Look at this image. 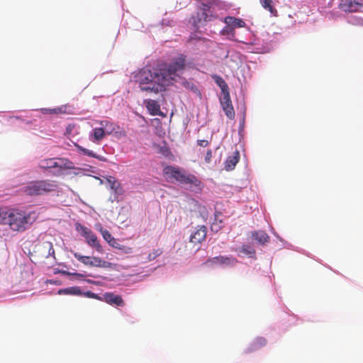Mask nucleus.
<instances>
[{
    "label": "nucleus",
    "mask_w": 363,
    "mask_h": 363,
    "mask_svg": "<svg viewBox=\"0 0 363 363\" xmlns=\"http://www.w3.org/2000/svg\"><path fill=\"white\" fill-rule=\"evenodd\" d=\"M138 84L140 90L155 94L164 91L166 87L170 85L158 67L141 71L138 76Z\"/></svg>",
    "instance_id": "nucleus-1"
},
{
    "label": "nucleus",
    "mask_w": 363,
    "mask_h": 363,
    "mask_svg": "<svg viewBox=\"0 0 363 363\" xmlns=\"http://www.w3.org/2000/svg\"><path fill=\"white\" fill-rule=\"evenodd\" d=\"M34 212L26 213L19 209L8 210L2 225H8L13 231L23 232L35 220Z\"/></svg>",
    "instance_id": "nucleus-2"
},
{
    "label": "nucleus",
    "mask_w": 363,
    "mask_h": 363,
    "mask_svg": "<svg viewBox=\"0 0 363 363\" xmlns=\"http://www.w3.org/2000/svg\"><path fill=\"white\" fill-rule=\"evenodd\" d=\"M186 66V56L179 54L173 57L170 62L161 63L157 67L171 85L176 80V78L183 73Z\"/></svg>",
    "instance_id": "nucleus-3"
},
{
    "label": "nucleus",
    "mask_w": 363,
    "mask_h": 363,
    "mask_svg": "<svg viewBox=\"0 0 363 363\" xmlns=\"http://www.w3.org/2000/svg\"><path fill=\"white\" fill-rule=\"evenodd\" d=\"M163 174L167 180H175L181 184H189L191 187L200 189L201 182L196 176L186 174V172L179 167L167 165L163 169Z\"/></svg>",
    "instance_id": "nucleus-4"
},
{
    "label": "nucleus",
    "mask_w": 363,
    "mask_h": 363,
    "mask_svg": "<svg viewBox=\"0 0 363 363\" xmlns=\"http://www.w3.org/2000/svg\"><path fill=\"white\" fill-rule=\"evenodd\" d=\"M58 187L57 182L53 180H38L28 182L22 187L23 194L28 196H39L55 191Z\"/></svg>",
    "instance_id": "nucleus-5"
},
{
    "label": "nucleus",
    "mask_w": 363,
    "mask_h": 363,
    "mask_svg": "<svg viewBox=\"0 0 363 363\" xmlns=\"http://www.w3.org/2000/svg\"><path fill=\"white\" fill-rule=\"evenodd\" d=\"M218 16L208 4H201L196 13L191 17L193 25L199 28L206 25L208 22L213 21Z\"/></svg>",
    "instance_id": "nucleus-6"
},
{
    "label": "nucleus",
    "mask_w": 363,
    "mask_h": 363,
    "mask_svg": "<svg viewBox=\"0 0 363 363\" xmlns=\"http://www.w3.org/2000/svg\"><path fill=\"white\" fill-rule=\"evenodd\" d=\"M41 169H55L56 174H61L62 170L73 169L74 164L67 158H48L42 160L39 163Z\"/></svg>",
    "instance_id": "nucleus-7"
},
{
    "label": "nucleus",
    "mask_w": 363,
    "mask_h": 363,
    "mask_svg": "<svg viewBox=\"0 0 363 363\" xmlns=\"http://www.w3.org/2000/svg\"><path fill=\"white\" fill-rule=\"evenodd\" d=\"M82 235L85 238L86 243L92 248H94L98 252L102 253L104 250L102 245L100 244L97 236L86 226L79 225L77 228Z\"/></svg>",
    "instance_id": "nucleus-8"
},
{
    "label": "nucleus",
    "mask_w": 363,
    "mask_h": 363,
    "mask_svg": "<svg viewBox=\"0 0 363 363\" xmlns=\"http://www.w3.org/2000/svg\"><path fill=\"white\" fill-rule=\"evenodd\" d=\"M238 259L233 256H217L209 258L205 262L206 265L214 266L220 265L224 267H232L238 263Z\"/></svg>",
    "instance_id": "nucleus-9"
},
{
    "label": "nucleus",
    "mask_w": 363,
    "mask_h": 363,
    "mask_svg": "<svg viewBox=\"0 0 363 363\" xmlns=\"http://www.w3.org/2000/svg\"><path fill=\"white\" fill-rule=\"evenodd\" d=\"M35 252L42 258H48L50 256L55 258L53 245L50 241H43L38 243L35 247Z\"/></svg>",
    "instance_id": "nucleus-10"
},
{
    "label": "nucleus",
    "mask_w": 363,
    "mask_h": 363,
    "mask_svg": "<svg viewBox=\"0 0 363 363\" xmlns=\"http://www.w3.org/2000/svg\"><path fill=\"white\" fill-rule=\"evenodd\" d=\"M220 103L226 116L230 120L234 119L235 111L230 100V93L226 92V94L223 96L220 99Z\"/></svg>",
    "instance_id": "nucleus-11"
},
{
    "label": "nucleus",
    "mask_w": 363,
    "mask_h": 363,
    "mask_svg": "<svg viewBox=\"0 0 363 363\" xmlns=\"http://www.w3.org/2000/svg\"><path fill=\"white\" fill-rule=\"evenodd\" d=\"M362 6L361 0H341L340 8L345 12H355Z\"/></svg>",
    "instance_id": "nucleus-12"
},
{
    "label": "nucleus",
    "mask_w": 363,
    "mask_h": 363,
    "mask_svg": "<svg viewBox=\"0 0 363 363\" xmlns=\"http://www.w3.org/2000/svg\"><path fill=\"white\" fill-rule=\"evenodd\" d=\"M101 301H104L106 303L116 306H124L125 302L121 296L115 294L112 292H106L105 293L102 298Z\"/></svg>",
    "instance_id": "nucleus-13"
},
{
    "label": "nucleus",
    "mask_w": 363,
    "mask_h": 363,
    "mask_svg": "<svg viewBox=\"0 0 363 363\" xmlns=\"http://www.w3.org/2000/svg\"><path fill=\"white\" fill-rule=\"evenodd\" d=\"M206 227L205 225L199 226V228L191 235L190 242L194 245H199L206 239Z\"/></svg>",
    "instance_id": "nucleus-14"
},
{
    "label": "nucleus",
    "mask_w": 363,
    "mask_h": 363,
    "mask_svg": "<svg viewBox=\"0 0 363 363\" xmlns=\"http://www.w3.org/2000/svg\"><path fill=\"white\" fill-rule=\"evenodd\" d=\"M250 235L252 240H255L259 245H264L268 243L270 238L268 234L263 230H255L250 232Z\"/></svg>",
    "instance_id": "nucleus-15"
},
{
    "label": "nucleus",
    "mask_w": 363,
    "mask_h": 363,
    "mask_svg": "<svg viewBox=\"0 0 363 363\" xmlns=\"http://www.w3.org/2000/svg\"><path fill=\"white\" fill-rule=\"evenodd\" d=\"M240 160V152L236 150L230 156H228L225 161V169L231 171L234 169Z\"/></svg>",
    "instance_id": "nucleus-16"
},
{
    "label": "nucleus",
    "mask_w": 363,
    "mask_h": 363,
    "mask_svg": "<svg viewBox=\"0 0 363 363\" xmlns=\"http://www.w3.org/2000/svg\"><path fill=\"white\" fill-rule=\"evenodd\" d=\"M106 134L104 128H94L90 133L89 139L93 143H98L105 137Z\"/></svg>",
    "instance_id": "nucleus-17"
},
{
    "label": "nucleus",
    "mask_w": 363,
    "mask_h": 363,
    "mask_svg": "<svg viewBox=\"0 0 363 363\" xmlns=\"http://www.w3.org/2000/svg\"><path fill=\"white\" fill-rule=\"evenodd\" d=\"M146 108L152 116L160 115V106L155 100L147 99L145 101Z\"/></svg>",
    "instance_id": "nucleus-18"
},
{
    "label": "nucleus",
    "mask_w": 363,
    "mask_h": 363,
    "mask_svg": "<svg viewBox=\"0 0 363 363\" xmlns=\"http://www.w3.org/2000/svg\"><path fill=\"white\" fill-rule=\"evenodd\" d=\"M223 21L232 26L234 29L237 28H243L245 26V22L241 18H237L233 16H226Z\"/></svg>",
    "instance_id": "nucleus-19"
},
{
    "label": "nucleus",
    "mask_w": 363,
    "mask_h": 363,
    "mask_svg": "<svg viewBox=\"0 0 363 363\" xmlns=\"http://www.w3.org/2000/svg\"><path fill=\"white\" fill-rule=\"evenodd\" d=\"M106 182L110 185V188L116 194H121L123 189L121 186V184L116 179L115 177L109 176L106 177Z\"/></svg>",
    "instance_id": "nucleus-20"
},
{
    "label": "nucleus",
    "mask_w": 363,
    "mask_h": 363,
    "mask_svg": "<svg viewBox=\"0 0 363 363\" xmlns=\"http://www.w3.org/2000/svg\"><path fill=\"white\" fill-rule=\"evenodd\" d=\"M59 294H67V295H82V291L79 286H72L65 289H61L58 291Z\"/></svg>",
    "instance_id": "nucleus-21"
},
{
    "label": "nucleus",
    "mask_w": 363,
    "mask_h": 363,
    "mask_svg": "<svg viewBox=\"0 0 363 363\" xmlns=\"http://www.w3.org/2000/svg\"><path fill=\"white\" fill-rule=\"evenodd\" d=\"M74 146L76 147L77 150H78V152L85 155H87L89 157H94V158H96L101 161H104V158L103 157H101V156H99L97 155L96 154H95L94 152H93V151L91 150H89L85 147H83L82 146L79 145V144H77L75 143L74 144Z\"/></svg>",
    "instance_id": "nucleus-22"
},
{
    "label": "nucleus",
    "mask_w": 363,
    "mask_h": 363,
    "mask_svg": "<svg viewBox=\"0 0 363 363\" xmlns=\"http://www.w3.org/2000/svg\"><path fill=\"white\" fill-rule=\"evenodd\" d=\"M91 262L90 264V267L107 268V267H110L111 265V263L106 262L105 260H103L100 257H91Z\"/></svg>",
    "instance_id": "nucleus-23"
},
{
    "label": "nucleus",
    "mask_w": 363,
    "mask_h": 363,
    "mask_svg": "<svg viewBox=\"0 0 363 363\" xmlns=\"http://www.w3.org/2000/svg\"><path fill=\"white\" fill-rule=\"evenodd\" d=\"M216 84L220 88L223 95L226 94V92L229 93V89L225 81L220 76L215 75L213 77Z\"/></svg>",
    "instance_id": "nucleus-24"
},
{
    "label": "nucleus",
    "mask_w": 363,
    "mask_h": 363,
    "mask_svg": "<svg viewBox=\"0 0 363 363\" xmlns=\"http://www.w3.org/2000/svg\"><path fill=\"white\" fill-rule=\"evenodd\" d=\"M240 252L247 255L249 257H254L255 255V250L248 245H242Z\"/></svg>",
    "instance_id": "nucleus-25"
},
{
    "label": "nucleus",
    "mask_w": 363,
    "mask_h": 363,
    "mask_svg": "<svg viewBox=\"0 0 363 363\" xmlns=\"http://www.w3.org/2000/svg\"><path fill=\"white\" fill-rule=\"evenodd\" d=\"M261 5L265 9H267L271 13L277 16V11L272 6V0H259Z\"/></svg>",
    "instance_id": "nucleus-26"
},
{
    "label": "nucleus",
    "mask_w": 363,
    "mask_h": 363,
    "mask_svg": "<svg viewBox=\"0 0 363 363\" xmlns=\"http://www.w3.org/2000/svg\"><path fill=\"white\" fill-rule=\"evenodd\" d=\"M73 255L77 260L83 263L84 265L90 266L91 262V257L81 255L78 252H73Z\"/></svg>",
    "instance_id": "nucleus-27"
},
{
    "label": "nucleus",
    "mask_w": 363,
    "mask_h": 363,
    "mask_svg": "<svg viewBox=\"0 0 363 363\" xmlns=\"http://www.w3.org/2000/svg\"><path fill=\"white\" fill-rule=\"evenodd\" d=\"M220 33L223 35L229 36L230 38L235 37V29L228 24L221 30Z\"/></svg>",
    "instance_id": "nucleus-28"
},
{
    "label": "nucleus",
    "mask_w": 363,
    "mask_h": 363,
    "mask_svg": "<svg viewBox=\"0 0 363 363\" xmlns=\"http://www.w3.org/2000/svg\"><path fill=\"white\" fill-rule=\"evenodd\" d=\"M21 281H24L26 282H28L30 281V279H32L33 278V274L30 272V270L29 269H24L22 272H21Z\"/></svg>",
    "instance_id": "nucleus-29"
},
{
    "label": "nucleus",
    "mask_w": 363,
    "mask_h": 363,
    "mask_svg": "<svg viewBox=\"0 0 363 363\" xmlns=\"http://www.w3.org/2000/svg\"><path fill=\"white\" fill-rule=\"evenodd\" d=\"M99 231L103 236V238L108 243L110 241H113V237L110 232L103 228H100Z\"/></svg>",
    "instance_id": "nucleus-30"
},
{
    "label": "nucleus",
    "mask_w": 363,
    "mask_h": 363,
    "mask_svg": "<svg viewBox=\"0 0 363 363\" xmlns=\"http://www.w3.org/2000/svg\"><path fill=\"white\" fill-rule=\"evenodd\" d=\"M267 343L266 339L263 337L257 338L252 344V349L256 350L260 347L265 345Z\"/></svg>",
    "instance_id": "nucleus-31"
},
{
    "label": "nucleus",
    "mask_w": 363,
    "mask_h": 363,
    "mask_svg": "<svg viewBox=\"0 0 363 363\" xmlns=\"http://www.w3.org/2000/svg\"><path fill=\"white\" fill-rule=\"evenodd\" d=\"M162 253V250L160 248L153 250L152 252L148 255L147 259L148 261H152L159 257Z\"/></svg>",
    "instance_id": "nucleus-32"
},
{
    "label": "nucleus",
    "mask_w": 363,
    "mask_h": 363,
    "mask_svg": "<svg viewBox=\"0 0 363 363\" xmlns=\"http://www.w3.org/2000/svg\"><path fill=\"white\" fill-rule=\"evenodd\" d=\"M82 296L87 297V298H90L96 299V300H99V301H101V298H102V296H100L98 294H94V293L90 291H86V292H82Z\"/></svg>",
    "instance_id": "nucleus-33"
},
{
    "label": "nucleus",
    "mask_w": 363,
    "mask_h": 363,
    "mask_svg": "<svg viewBox=\"0 0 363 363\" xmlns=\"http://www.w3.org/2000/svg\"><path fill=\"white\" fill-rule=\"evenodd\" d=\"M182 84L185 88H186L188 89H191V91H193L195 93H196L198 91V89H197L196 86L191 82H188L186 80L182 82Z\"/></svg>",
    "instance_id": "nucleus-34"
},
{
    "label": "nucleus",
    "mask_w": 363,
    "mask_h": 363,
    "mask_svg": "<svg viewBox=\"0 0 363 363\" xmlns=\"http://www.w3.org/2000/svg\"><path fill=\"white\" fill-rule=\"evenodd\" d=\"M109 245H111V247L116 248V249H118V250H123L124 248H125V246L121 245L119 242H118V241L116 240V238H113V241H110L108 242Z\"/></svg>",
    "instance_id": "nucleus-35"
},
{
    "label": "nucleus",
    "mask_w": 363,
    "mask_h": 363,
    "mask_svg": "<svg viewBox=\"0 0 363 363\" xmlns=\"http://www.w3.org/2000/svg\"><path fill=\"white\" fill-rule=\"evenodd\" d=\"M119 128L118 126H117L116 124H114L113 123H112V125L111 126H108V128H105L106 129V133L107 135H110L111 134L113 131L116 130V128Z\"/></svg>",
    "instance_id": "nucleus-36"
},
{
    "label": "nucleus",
    "mask_w": 363,
    "mask_h": 363,
    "mask_svg": "<svg viewBox=\"0 0 363 363\" xmlns=\"http://www.w3.org/2000/svg\"><path fill=\"white\" fill-rule=\"evenodd\" d=\"M98 123L102 126L101 128H108V126L112 125V123L108 121H106V120L100 121ZM104 130H106V129H104Z\"/></svg>",
    "instance_id": "nucleus-37"
},
{
    "label": "nucleus",
    "mask_w": 363,
    "mask_h": 363,
    "mask_svg": "<svg viewBox=\"0 0 363 363\" xmlns=\"http://www.w3.org/2000/svg\"><path fill=\"white\" fill-rule=\"evenodd\" d=\"M61 112H62V111H61L60 108H52V109H44V111H43V113H59Z\"/></svg>",
    "instance_id": "nucleus-38"
},
{
    "label": "nucleus",
    "mask_w": 363,
    "mask_h": 363,
    "mask_svg": "<svg viewBox=\"0 0 363 363\" xmlns=\"http://www.w3.org/2000/svg\"><path fill=\"white\" fill-rule=\"evenodd\" d=\"M8 211H6L1 208H0V223L2 224V220L6 217Z\"/></svg>",
    "instance_id": "nucleus-39"
},
{
    "label": "nucleus",
    "mask_w": 363,
    "mask_h": 363,
    "mask_svg": "<svg viewBox=\"0 0 363 363\" xmlns=\"http://www.w3.org/2000/svg\"><path fill=\"white\" fill-rule=\"evenodd\" d=\"M211 158H212V151H211V150H208L205 156L206 162L209 163L211 161Z\"/></svg>",
    "instance_id": "nucleus-40"
},
{
    "label": "nucleus",
    "mask_w": 363,
    "mask_h": 363,
    "mask_svg": "<svg viewBox=\"0 0 363 363\" xmlns=\"http://www.w3.org/2000/svg\"><path fill=\"white\" fill-rule=\"evenodd\" d=\"M209 144L207 140H198V145L201 147H206Z\"/></svg>",
    "instance_id": "nucleus-41"
},
{
    "label": "nucleus",
    "mask_w": 363,
    "mask_h": 363,
    "mask_svg": "<svg viewBox=\"0 0 363 363\" xmlns=\"http://www.w3.org/2000/svg\"><path fill=\"white\" fill-rule=\"evenodd\" d=\"M211 228H212L213 230L215 229L216 231H218L219 229H220V226L217 227V225L215 223H213Z\"/></svg>",
    "instance_id": "nucleus-42"
},
{
    "label": "nucleus",
    "mask_w": 363,
    "mask_h": 363,
    "mask_svg": "<svg viewBox=\"0 0 363 363\" xmlns=\"http://www.w3.org/2000/svg\"><path fill=\"white\" fill-rule=\"evenodd\" d=\"M74 275H75L76 277H84V275H83V274H79V273H75V274H74Z\"/></svg>",
    "instance_id": "nucleus-43"
},
{
    "label": "nucleus",
    "mask_w": 363,
    "mask_h": 363,
    "mask_svg": "<svg viewBox=\"0 0 363 363\" xmlns=\"http://www.w3.org/2000/svg\"><path fill=\"white\" fill-rule=\"evenodd\" d=\"M87 282L88 283H94V284L96 283V282H94L92 280H90V279L87 280Z\"/></svg>",
    "instance_id": "nucleus-44"
},
{
    "label": "nucleus",
    "mask_w": 363,
    "mask_h": 363,
    "mask_svg": "<svg viewBox=\"0 0 363 363\" xmlns=\"http://www.w3.org/2000/svg\"><path fill=\"white\" fill-rule=\"evenodd\" d=\"M67 130L71 131V129H69V127L67 128Z\"/></svg>",
    "instance_id": "nucleus-45"
},
{
    "label": "nucleus",
    "mask_w": 363,
    "mask_h": 363,
    "mask_svg": "<svg viewBox=\"0 0 363 363\" xmlns=\"http://www.w3.org/2000/svg\"><path fill=\"white\" fill-rule=\"evenodd\" d=\"M67 130L71 131V129H69V127L67 128Z\"/></svg>",
    "instance_id": "nucleus-46"
}]
</instances>
